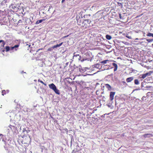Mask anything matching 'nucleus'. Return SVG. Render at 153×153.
Returning <instances> with one entry per match:
<instances>
[{
    "label": "nucleus",
    "instance_id": "ea45409f",
    "mask_svg": "<svg viewBox=\"0 0 153 153\" xmlns=\"http://www.w3.org/2000/svg\"><path fill=\"white\" fill-rule=\"evenodd\" d=\"M56 42L55 41H53V42H51L49 43V44H52L53 43V42Z\"/></svg>",
    "mask_w": 153,
    "mask_h": 153
},
{
    "label": "nucleus",
    "instance_id": "5701e85b",
    "mask_svg": "<svg viewBox=\"0 0 153 153\" xmlns=\"http://www.w3.org/2000/svg\"><path fill=\"white\" fill-rule=\"evenodd\" d=\"M102 67V66L101 65L98 64V63L96 64V68H99L100 69V67L101 68Z\"/></svg>",
    "mask_w": 153,
    "mask_h": 153
},
{
    "label": "nucleus",
    "instance_id": "aec40b11",
    "mask_svg": "<svg viewBox=\"0 0 153 153\" xmlns=\"http://www.w3.org/2000/svg\"><path fill=\"white\" fill-rule=\"evenodd\" d=\"M134 83L136 85H138L139 84V82L138 79H135L134 80Z\"/></svg>",
    "mask_w": 153,
    "mask_h": 153
},
{
    "label": "nucleus",
    "instance_id": "79ce46f5",
    "mask_svg": "<svg viewBox=\"0 0 153 153\" xmlns=\"http://www.w3.org/2000/svg\"><path fill=\"white\" fill-rule=\"evenodd\" d=\"M117 68H114V71H116L117 70Z\"/></svg>",
    "mask_w": 153,
    "mask_h": 153
},
{
    "label": "nucleus",
    "instance_id": "de8ad7c7",
    "mask_svg": "<svg viewBox=\"0 0 153 153\" xmlns=\"http://www.w3.org/2000/svg\"><path fill=\"white\" fill-rule=\"evenodd\" d=\"M27 45H28L29 46V47H30V45H28V44H27Z\"/></svg>",
    "mask_w": 153,
    "mask_h": 153
},
{
    "label": "nucleus",
    "instance_id": "3c124183",
    "mask_svg": "<svg viewBox=\"0 0 153 153\" xmlns=\"http://www.w3.org/2000/svg\"><path fill=\"white\" fill-rule=\"evenodd\" d=\"M1 22V20L0 19V23Z\"/></svg>",
    "mask_w": 153,
    "mask_h": 153
},
{
    "label": "nucleus",
    "instance_id": "4be33fe9",
    "mask_svg": "<svg viewBox=\"0 0 153 153\" xmlns=\"http://www.w3.org/2000/svg\"><path fill=\"white\" fill-rule=\"evenodd\" d=\"M105 37H106V38L107 39H108V40H110L112 38L111 36H110V35H106Z\"/></svg>",
    "mask_w": 153,
    "mask_h": 153
},
{
    "label": "nucleus",
    "instance_id": "2f4dec72",
    "mask_svg": "<svg viewBox=\"0 0 153 153\" xmlns=\"http://www.w3.org/2000/svg\"><path fill=\"white\" fill-rule=\"evenodd\" d=\"M126 36L128 38V39H131V36H129V35H128V34H126Z\"/></svg>",
    "mask_w": 153,
    "mask_h": 153
},
{
    "label": "nucleus",
    "instance_id": "a18cd8bd",
    "mask_svg": "<svg viewBox=\"0 0 153 153\" xmlns=\"http://www.w3.org/2000/svg\"><path fill=\"white\" fill-rule=\"evenodd\" d=\"M65 0H62V2H64L65 1Z\"/></svg>",
    "mask_w": 153,
    "mask_h": 153
},
{
    "label": "nucleus",
    "instance_id": "72a5a7b5",
    "mask_svg": "<svg viewBox=\"0 0 153 153\" xmlns=\"http://www.w3.org/2000/svg\"><path fill=\"white\" fill-rule=\"evenodd\" d=\"M78 151L76 149H74L72 152V153H76V152H78Z\"/></svg>",
    "mask_w": 153,
    "mask_h": 153
},
{
    "label": "nucleus",
    "instance_id": "9b49d317",
    "mask_svg": "<svg viewBox=\"0 0 153 153\" xmlns=\"http://www.w3.org/2000/svg\"><path fill=\"white\" fill-rule=\"evenodd\" d=\"M121 1L123 7V6L126 7L128 3L127 1L126 0L122 1Z\"/></svg>",
    "mask_w": 153,
    "mask_h": 153
},
{
    "label": "nucleus",
    "instance_id": "cd10ccee",
    "mask_svg": "<svg viewBox=\"0 0 153 153\" xmlns=\"http://www.w3.org/2000/svg\"><path fill=\"white\" fill-rule=\"evenodd\" d=\"M23 20H24L25 21V22L26 23H27V21H28L29 20L28 18L25 17H24L23 18Z\"/></svg>",
    "mask_w": 153,
    "mask_h": 153
},
{
    "label": "nucleus",
    "instance_id": "4c0bfd02",
    "mask_svg": "<svg viewBox=\"0 0 153 153\" xmlns=\"http://www.w3.org/2000/svg\"><path fill=\"white\" fill-rule=\"evenodd\" d=\"M119 16L120 19H122V17L121 15V14H120V13L119 14Z\"/></svg>",
    "mask_w": 153,
    "mask_h": 153
},
{
    "label": "nucleus",
    "instance_id": "39448f33",
    "mask_svg": "<svg viewBox=\"0 0 153 153\" xmlns=\"http://www.w3.org/2000/svg\"><path fill=\"white\" fill-rule=\"evenodd\" d=\"M19 45H16L13 47L10 48L9 46H6L5 49H6V51L8 52L10 50H13L14 49H15L16 51L17 50L16 49L19 47Z\"/></svg>",
    "mask_w": 153,
    "mask_h": 153
},
{
    "label": "nucleus",
    "instance_id": "423d86ee",
    "mask_svg": "<svg viewBox=\"0 0 153 153\" xmlns=\"http://www.w3.org/2000/svg\"><path fill=\"white\" fill-rule=\"evenodd\" d=\"M63 42H62L61 43L59 44H57L56 45H54L52 47L49 48L48 49V51H51L53 50V49L56 48L57 47H59L60 46H61L63 44Z\"/></svg>",
    "mask_w": 153,
    "mask_h": 153
},
{
    "label": "nucleus",
    "instance_id": "f704fd0d",
    "mask_svg": "<svg viewBox=\"0 0 153 153\" xmlns=\"http://www.w3.org/2000/svg\"><path fill=\"white\" fill-rule=\"evenodd\" d=\"M146 40L148 42H152L153 41V39H146Z\"/></svg>",
    "mask_w": 153,
    "mask_h": 153
},
{
    "label": "nucleus",
    "instance_id": "603ef678",
    "mask_svg": "<svg viewBox=\"0 0 153 153\" xmlns=\"http://www.w3.org/2000/svg\"><path fill=\"white\" fill-rule=\"evenodd\" d=\"M135 39L136 40H137V39H138L137 38H136Z\"/></svg>",
    "mask_w": 153,
    "mask_h": 153
},
{
    "label": "nucleus",
    "instance_id": "e433bc0d",
    "mask_svg": "<svg viewBox=\"0 0 153 153\" xmlns=\"http://www.w3.org/2000/svg\"><path fill=\"white\" fill-rule=\"evenodd\" d=\"M3 137V135L1 134H0V141L1 140V138L2 139Z\"/></svg>",
    "mask_w": 153,
    "mask_h": 153
},
{
    "label": "nucleus",
    "instance_id": "7c9ffc66",
    "mask_svg": "<svg viewBox=\"0 0 153 153\" xmlns=\"http://www.w3.org/2000/svg\"><path fill=\"white\" fill-rule=\"evenodd\" d=\"M112 65L114 67V68H117V65L116 64L113 63H112Z\"/></svg>",
    "mask_w": 153,
    "mask_h": 153
},
{
    "label": "nucleus",
    "instance_id": "0eeeda50",
    "mask_svg": "<svg viewBox=\"0 0 153 153\" xmlns=\"http://www.w3.org/2000/svg\"><path fill=\"white\" fill-rule=\"evenodd\" d=\"M103 49L100 47H96V53H98V54L102 55V51Z\"/></svg>",
    "mask_w": 153,
    "mask_h": 153
},
{
    "label": "nucleus",
    "instance_id": "20e7f679",
    "mask_svg": "<svg viewBox=\"0 0 153 153\" xmlns=\"http://www.w3.org/2000/svg\"><path fill=\"white\" fill-rule=\"evenodd\" d=\"M2 141L4 142V147L5 149L7 151L10 150V149L12 148V146L9 144L8 143L9 141L8 140L7 141L4 140H2Z\"/></svg>",
    "mask_w": 153,
    "mask_h": 153
},
{
    "label": "nucleus",
    "instance_id": "c756f323",
    "mask_svg": "<svg viewBox=\"0 0 153 153\" xmlns=\"http://www.w3.org/2000/svg\"><path fill=\"white\" fill-rule=\"evenodd\" d=\"M107 66V65H104V66H103V68H103V69H102V71H103V70H105V68H106V69H107H107H109V68H107V67H106V66ZM108 66H109V65H108Z\"/></svg>",
    "mask_w": 153,
    "mask_h": 153
},
{
    "label": "nucleus",
    "instance_id": "473e14b6",
    "mask_svg": "<svg viewBox=\"0 0 153 153\" xmlns=\"http://www.w3.org/2000/svg\"><path fill=\"white\" fill-rule=\"evenodd\" d=\"M146 74H143L141 76V78H142L143 79H144L146 77Z\"/></svg>",
    "mask_w": 153,
    "mask_h": 153
},
{
    "label": "nucleus",
    "instance_id": "f257e3e1",
    "mask_svg": "<svg viewBox=\"0 0 153 153\" xmlns=\"http://www.w3.org/2000/svg\"><path fill=\"white\" fill-rule=\"evenodd\" d=\"M84 18L82 16H76V19L77 21V24L84 28L86 29L89 27L93 26V24H91V22L89 19H84Z\"/></svg>",
    "mask_w": 153,
    "mask_h": 153
},
{
    "label": "nucleus",
    "instance_id": "c03bdc74",
    "mask_svg": "<svg viewBox=\"0 0 153 153\" xmlns=\"http://www.w3.org/2000/svg\"><path fill=\"white\" fill-rule=\"evenodd\" d=\"M143 97L142 98V99L143 100H144V97Z\"/></svg>",
    "mask_w": 153,
    "mask_h": 153
},
{
    "label": "nucleus",
    "instance_id": "09e8293b",
    "mask_svg": "<svg viewBox=\"0 0 153 153\" xmlns=\"http://www.w3.org/2000/svg\"><path fill=\"white\" fill-rule=\"evenodd\" d=\"M98 84H99L98 83H96V85Z\"/></svg>",
    "mask_w": 153,
    "mask_h": 153
},
{
    "label": "nucleus",
    "instance_id": "a19ab883",
    "mask_svg": "<svg viewBox=\"0 0 153 153\" xmlns=\"http://www.w3.org/2000/svg\"><path fill=\"white\" fill-rule=\"evenodd\" d=\"M43 49L42 48H40V49H38L37 51H36V52H38L39 51V50H42Z\"/></svg>",
    "mask_w": 153,
    "mask_h": 153
},
{
    "label": "nucleus",
    "instance_id": "6ab92c4d",
    "mask_svg": "<svg viewBox=\"0 0 153 153\" xmlns=\"http://www.w3.org/2000/svg\"><path fill=\"white\" fill-rule=\"evenodd\" d=\"M152 72H153L152 71H150L149 72L145 74H146V76H150L152 74Z\"/></svg>",
    "mask_w": 153,
    "mask_h": 153
},
{
    "label": "nucleus",
    "instance_id": "37998d69",
    "mask_svg": "<svg viewBox=\"0 0 153 153\" xmlns=\"http://www.w3.org/2000/svg\"><path fill=\"white\" fill-rule=\"evenodd\" d=\"M69 36V35H67V36H64V37H63V38H66L67 37H68V36Z\"/></svg>",
    "mask_w": 153,
    "mask_h": 153
},
{
    "label": "nucleus",
    "instance_id": "b1692460",
    "mask_svg": "<svg viewBox=\"0 0 153 153\" xmlns=\"http://www.w3.org/2000/svg\"><path fill=\"white\" fill-rule=\"evenodd\" d=\"M96 42H97V44H96V46H100V45H102V44H101L102 43L101 42H99L98 41H97Z\"/></svg>",
    "mask_w": 153,
    "mask_h": 153
},
{
    "label": "nucleus",
    "instance_id": "a211bd4d",
    "mask_svg": "<svg viewBox=\"0 0 153 153\" xmlns=\"http://www.w3.org/2000/svg\"><path fill=\"white\" fill-rule=\"evenodd\" d=\"M1 43V46L2 47H4L5 45V43L4 41L1 40H0V43Z\"/></svg>",
    "mask_w": 153,
    "mask_h": 153
},
{
    "label": "nucleus",
    "instance_id": "864d4df0",
    "mask_svg": "<svg viewBox=\"0 0 153 153\" xmlns=\"http://www.w3.org/2000/svg\"><path fill=\"white\" fill-rule=\"evenodd\" d=\"M149 93H150V92H148V93H147V94H149Z\"/></svg>",
    "mask_w": 153,
    "mask_h": 153
},
{
    "label": "nucleus",
    "instance_id": "412c9836",
    "mask_svg": "<svg viewBox=\"0 0 153 153\" xmlns=\"http://www.w3.org/2000/svg\"><path fill=\"white\" fill-rule=\"evenodd\" d=\"M105 86L108 90H110L111 89V87L109 84H106L105 85Z\"/></svg>",
    "mask_w": 153,
    "mask_h": 153
},
{
    "label": "nucleus",
    "instance_id": "6e6552de",
    "mask_svg": "<svg viewBox=\"0 0 153 153\" xmlns=\"http://www.w3.org/2000/svg\"><path fill=\"white\" fill-rule=\"evenodd\" d=\"M115 94L114 92H111L110 94V99L111 100H112L114 99V97Z\"/></svg>",
    "mask_w": 153,
    "mask_h": 153
},
{
    "label": "nucleus",
    "instance_id": "58836bf2",
    "mask_svg": "<svg viewBox=\"0 0 153 153\" xmlns=\"http://www.w3.org/2000/svg\"><path fill=\"white\" fill-rule=\"evenodd\" d=\"M18 22L19 23H22V20H19V21H18Z\"/></svg>",
    "mask_w": 153,
    "mask_h": 153
},
{
    "label": "nucleus",
    "instance_id": "f8f14e48",
    "mask_svg": "<svg viewBox=\"0 0 153 153\" xmlns=\"http://www.w3.org/2000/svg\"><path fill=\"white\" fill-rule=\"evenodd\" d=\"M87 49L85 48H82L81 49V51L82 53H87Z\"/></svg>",
    "mask_w": 153,
    "mask_h": 153
},
{
    "label": "nucleus",
    "instance_id": "c9c22d12",
    "mask_svg": "<svg viewBox=\"0 0 153 153\" xmlns=\"http://www.w3.org/2000/svg\"><path fill=\"white\" fill-rule=\"evenodd\" d=\"M10 128L11 129H12V128H13V129H15V127L14 126L11 125H10Z\"/></svg>",
    "mask_w": 153,
    "mask_h": 153
},
{
    "label": "nucleus",
    "instance_id": "1a4fd4ad",
    "mask_svg": "<svg viewBox=\"0 0 153 153\" xmlns=\"http://www.w3.org/2000/svg\"><path fill=\"white\" fill-rule=\"evenodd\" d=\"M134 79V78L133 77H131L129 78H128L126 79V82H131V81H132Z\"/></svg>",
    "mask_w": 153,
    "mask_h": 153
},
{
    "label": "nucleus",
    "instance_id": "4468645a",
    "mask_svg": "<svg viewBox=\"0 0 153 153\" xmlns=\"http://www.w3.org/2000/svg\"><path fill=\"white\" fill-rule=\"evenodd\" d=\"M150 82L146 83L145 82H142L141 83V87L142 88H143L144 87H145V86L147 84H149Z\"/></svg>",
    "mask_w": 153,
    "mask_h": 153
},
{
    "label": "nucleus",
    "instance_id": "c85d7f7f",
    "mask_svg": "<svg viewBox=\"0 0 153 153\" xmlns=\"http://www.w3.org/2000/svg\"><path fill=\"white\" fill-rule=\"evenodd\" d=\"M147 36H152V37H153V33H149L147 34Z\"/></svg>",
    "mask_w": 153,
    "mask_h": 153
},
{
    "label": "nucleus",
    "instance_id": "9d476101",
    "mask_svg": "<svg viewBox=\"0 0 153 153\" xmlns=\"http://www.w3.org/2000/svg\"><path fill=\"white\" fill-rule=\"evenodd\" d=\"M30 131V130H26V129L24 128L23 129V132L24 133L25 135H27L28 133Z\"/></svg>",
    "mask_w": 153,
    "mask_h": 153
},
{
    "label": "nucleus",
    "instance_id": "49530a36",
    "mask_svg": "<svg viewBox=\"0 0 153 153\" xmlns=\"http://www.w3.org/2000/svg\"><path fill=\"white\" fill-rule=\"evenodd\" d=\"M100 101H101V100H99V102H100V104L101 105Z\"/></svg>",
    "mask_w": 153,
    "mask_h": 153
},
{
    "label": "nucleus",
    "instance_id": "2eb2a0df",
    "mask_svg": "<svg viewBox=\"0 0 153 153\" xmlns=\"http://www.w3.org/2000/svg\"><path fill=\"white\" fill-rule=\"evenodd\" d=\"M45 19L38 20L36 21V24H38L39 23H41L43 21H45Z\"/></svg>",
    "mask_w": 153,
    "mask_h": 153
},
{
    "label": "nucleus",
    "instance_id": "ddd939ff",
    "mask_svg": "<svg viewBox=\"0 0 153 153\" xmlns=\"http://www.w3.org/2000/svg\"><path fill=\"white\" fill-rule=\"evenodd\" d=\"M153 135L152 134H144L143 136L145 138L146 137H150L152 136Z\"/></svg>",
    "mask_w": 153,
    "mask_h": 153
},
{
    "label": "nucleus",
    "instance_id": "bb28decb",
    "mask_svg": "<svg viewBox=\"0 0 153 153\" xmlns=\"http://www.w3.org/2000/svg\"><path fill=\"white\" fill-rule=\"evenodd\" d=\"M121 1V2H118V5H119V6H120L121 8H122L123 7Z\"/></svg>",
    "mask_w": 153,
    "mask_h": 153
},
{
    "label": "nucleus",
    "instance_id": "f03ea898",
    "mask_svg": "<svg viewBox=\"0 0 153 153\" xmlns=\"http://www.w3.org/2000/svg\"><path fill=\"white\" fill-rule=\"evenodd\" d=\"M49 86L50 88L53 90L56 94H60L59 90L56 88L55 85L54 84L52 83L49 84Z\"/></svg>",
    "mask_w": 153,
    "mask_h": 153
},
{
    "label": "nucleus",
    "instance_id": "8fccbe9b",
    "mask_svg": "<svg viewBox=\"0 0 153 153\" xmlns=\"http://www.w3.org/2000/svg\"><path fill=\"white\" fill-rule=\"evenodd\" d=\"M99 71H97V72H96V73H97V72H99Z\"/></svg>",
    "mask_w": 153,
    "mask_h": 153
},
{
    "label": "nucleus",
    "instance_id": "f3484780",
    "mask_svg": "<svg viewBox=\"0 0 153 153\" xmlns=\"http://www.w3.org/2000/svg\"><path fill=\"white\" fill-rule=\"evenodd\" d=\"M152 87V86H149L148 85V84H147L146 86H145V87H144L143 88H142L143 90H146L148 88H150Z\"/></svg>",
    "mask_w": 153,
    "mask_h": 153
},
{
    "label": "nucleus",
    "instance_id": "393cba45",
    "mask_svg": "<svg viewBox=\"0 0 153 153\" xmlns=\"http://www.w3.org/2000/svg\"><path fill=\"white\" fill-rule=\"evenodd\" d=\"M38 82H41L43 85H44L45 86H46L47 85L46 84L44 83L42 81L40 80V79H39L38 80Z\"/></svg>",
    "mask_w": 153,
    "mask_h": 153
},
{
    "label": "nucleus",
    "instance_id": "7ed1b4c3",
    "mask_svg": "<svg viewBox=\"0 0 153 153\" xmlns=\"http://www.w3.org/2000/svg\"><path fill=\"white\" fill-rule=\"evenodd\" d=\"M73 59L74 58H75L76 59H78L79 60V61H80L81 62H83L85 60H86V59H85L84 58H83L81 59V56H80L79 54H77L76 53H74V55L73 56Z\"/></svg>",
    "mask_w": 153,
    "mask_h": 153
},
{
    "label": "nucleus",
    "instance_id": "a878e982",
    "mask_svg": "<svg viewBox=\"0 0 153 153\" xmlns=\"http://www.w3.org/2000/svg\"><path fill=\"white\" fill-rule=\"evenodd\" d=\"M109 61V60H104L103 61H101L100 62V63H103V64H105V63H107V62H108Z\"/></svg>",
    "mask_w": 153,
    "mask_h": 153
},
{
    "label": "nucleus",
    "instance_id": "dca6fc26",
    "mask_svg": "<svg viewBox=\"0 0 153 153\" xmlns=\"http://www.w3.org/2000/svg\"><path fill=\"white\" fill-rule=\"evenodd\" d=\"M9 92V91L8 90H3L2 91V95H4L8 93Z\"/></svg>",
    "mask_w": 153,
    "mask_h": 153
}]
</instances>
